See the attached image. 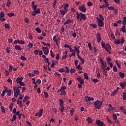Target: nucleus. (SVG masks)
Listing matches in <instances>:
<instances>
[{
    "instance_id": "obj_1",
    "label": "nucleus",
    "mask_w": 126,
    "mask_h": 126,
    "mask_svg": "<svg viewBox=\"0 0 126 126\" xmlns=\"http://www.w3.org/2000/svg\"><path fill=\"white\" fill-rule=\"evenodd\" d=\"M101 46L103 49H105L106 52L109 53V54H111V51H110L109 50H111L112 48H111V45H110V44L107 43L106 45V43H105L103 41H102Z\"/></svg>"
},
{
    "instance_id": "obj_2",
    "label": "nucleus",
    "mask_w": 126,
    "mask_h": 126,
    "mask_svg": "<svg viewBox=\"0 0 126 126\" xmlns=\"http://www.w3.org/2000/svg\"><path fill=\"white\" fill-rule=\"evenodd\" d=\"M102 104H103V101H100L99 100H97L95 101L94 105L95 109H98V110L100 109L101 107H102Z\"/></svg>"
},
{
    "instance_id": "obj_3",
    "label": "nucleus",
    "mask_w": 126,
    "mask_h": 126,
    "mask_svg": "<svg viewBox=\"0 0 126 126\" xmlns=\"http://www.w3.org/2000/svg\"><path fill=\"white\" fill-rule=\"evenodd\" d=\"M39 13H41L40 8L37 9V7H35V8L33 9V11L32 12V16H36V14H38Z\"/></svg>"
},
{
    "instance_id": "obj_4",
    "label": "nucleus",
    "mask_w": 126,
    "mask_h": 126,
    "mask_svg": "<svg viewBox=\"0 0 126 126\" xmlns=\"http://www.w3.org/2000/svg\"><path fill=\"white\" fill-rule=\"evenodd\" d=\"M97 19V25L99 27H103L104 26V22L98 17L96 18Z\"/></svg>"
},
{
    "instance_id": "obj_5",
    "label": "nucleus",
    "mask_w": 126,
    "mask_h": 126,
    "mask_svg": "<svg viewBox=\"0 0 126 126\" xmlns=\"http://www.w3.org/2000/svg\"><path fill=\"white\" fill-rule=\"evenodd\" d=\"M82 12H86V7L84 4L82 5L79 8Z\"/></svg>"
},
{
    "instance_id": "obj_6",
    "label": "nucleus",
    "mask_w": 126,
    "mask_h": 126,
    "mask_svg": "<svg viewBox=\"0 0 126 126\" xmlns=\"http://www.w3.org/2000/svg\"><path fill=\"white\" fill-rule=\"evenodd\" d=\"M96 37L97 38V43H100L101 42V40H102V38H101V33L98 32L96 35Z\"/></svg>"
},
{
    "instance_id": "obj_7",
    "label": "nucleus",
    "mask_w": 126,
    "mask_h": 126,
    "mask_svg": "<svg viewBox=\"0 0 126 126\" xmlns=\"http://www.w3.org/2000/svg\"><path fill=\"white\" fill-rule=\"evenodd\" d=\"M59 102L61 103L60 106L62 107L61 108V111H63V110H64V107H63V100L62 99H60Z\"/></svg>"
},
{
    "instance_id": "obj_8",
    "label": "nucleus",
    "mask_w": 126,
    "mask_h": 126,
    "mask_svg": "<svg viewBox=\"0 0 126 126\" xmlns=\"http://www.w3.org/2000/svg\"><path fill=\"white\" fill-rule=\"evenodd\" d=\"M76 79L80 84H83L84 83V79H82L81 77L79 76V78H76Z\"/></svg>"
},
{
    "instance_id": "obj_9",
    "label": "nucleus",
    "mask_w": 126,
    "mask_h": 126,
    "mask_svg": "<svg viewBox=\"0 0 126 126\" xmlns=\"http://www.w3.org/2000/svg\"><path fill=\"white\" fill-rule=\"evenodd\" d=\"M79 48H80V46H79L78 47H77L76 46H74V51L77 53V56H78V55H79V53H80V51L79 50Z\"/></svg>"
},
{
    "instance_id": "obj_10",
    "label": "nucleus",
    "mask_w": 126,
    "mask_h": 126,
    "mask_svg": "<svg viewBox=\"0 0 126 126\" xmlns=\"http://www.w3.org/2000/svg\"><path fill=\"white\" fill-rule=\"evenodd\" d=\"M96 125L98 126H104V123L101 121L99 120H97L96 121Z\"/></svg>"
},
{
    "instance_id": "obj_11",
    "label": "nucleus",
    "mask_w": 126,
    "mask_h": 126,
    "mask_svg": "<svg viewBox=\"0 0 126 126\" xmlns=\"http://www.w3.org/2000/svg\"><path fill=\"white\" fill-rule=\"evenodd\" d=\"M85 99L86 100V102H89L90 101H94V98L93 97H88L86 96L85 97Z\"/></svg>"
},
{
    "instance_id": "obj_12",
    "label": "nucleus",
    "mask_w": 126,
    "mask_h": 126,
    "mask_svg": "<svg viewBox=\"0 0 126 126\" xmlns=\"http://www.w3.org/2000/svg\"><path fill=\"white\" fill-rule=\"evenodd\" d=\"M13 90L14 91H16V93H17V95H20V90H19V89L16 88V87H14Z\"/></svg>"
},
{
    "instance_id": "obj_13",
    "label": "nucleus",
    "mask_w": 126,
    "mask_h": 126,
    "mask_svg": "<svg viewBox=\"0 0 126 126\" xmlns=\"http://www.w3.org/2000/svg\"><path fill=\"white\" fill-rule=\"evenodd\" d=\"M22 80H23V77H18L16 79V82L17 84H19L20 83L22 82Z\"/></svg>"
},
{
    "instance_id": "obj_14",
    "label": "nucleus",
    "mask_w": 126,
    "mask_h": 126,
    "mask_svg": "<svg viewBox=\"0 0 126 126\" xmlns=\"http://www.w3.org/2000/svg\"><path fill=\"white\" fill-rule=\"evenodd\" d=\"M43 111H40L39 112V113H36L35 114V116H38L39 118H41L42 117V116H43V115H42V114H43Z\"/></svg>"
},
{
    "instance_id": "obj_15",
    "label": "nucleus",
    "mask_w": 126,
    "mask_h": 126,
    "mask_svg": "<svg viewBox=\"0 0 126 126\" xmlns=\"http://www.w3.org/2000/svg\"><path fill=\"white\" fill-rule=\"evenodd\" d=\"M72 22H73V20L68 19L64 23V25H67V24H69V23H71Z\"/></svg>"
},
{
    "instance_id": "obj_16",
    "label": "nucleus",
    "mask_w": 126,
    "mask_h": 126,
    "mask_svg": "<svg viewBox=\"0 0 126 126\" xmlns=\"http://www.w3.org/2000/svg\"><path fill=\"white\" fill-rule=\"evenodd\" d=\"M118 74H119L120 77H121V78H122V79H123V78H125V73L120 72L118 73Z\"/></svg>"
},
{
    "instance_id": "obj_17",
    "label": "nucleus",
    "mask_w": 126,
    "mask_h": 126,
    "mask_svg": "<svg viewBox=\"0 0 126 126\" xmlns=\"http://www.w3.org/2000/svg\"><path fill=\"white\" fill-rule=\"evenodd\" d=\"M120 31H122L123 33H126V26L123 25L121 29L120 30Z\"/></svg>"
},
{
    "instance_id": "obj_18",
    "label": "nucleus",
    "mask_w": 126,
    "mask_h": 126,
    "mask_svg": "<svg viewBox=\"0 0 126 126\" xmlns=\"http://www.w3.org/2000/svg\"><path fill=\"white\" fill-rule=\"evenodd\" d=\"M80 17L82 18V19H83V20H86V16H85V14L82 13H80Z\"/></svg>"
},
{
    "instance_id": "obj_19",
    "label": "nucleus",
    "mask_w": 126,
    "mask_h": 126,
    "mask_svg": "<svg viewBox=\"0 0 126 126\" xmlns=\"http://www.w3.org/2000/svg\"><path fill=\"white\" fill-rule=\"evenodd\" d=\"M78 59H79V60H80V61H81V62H82V63H84V62H85V60H84V59L83 58H82L81 57H80V56H79V55L78 54Z\"/></svg>"
},
{
    "instance_id": "obj_20",
    "label": "nucleus",
    "mask_w": 126,
    "mask_h": 126,
    "mask_svg": "<svg viewBox=\"0 0 126 126\" xmlns=\"http://www.w3.org/2000/svg\"><path fill=\"white\" fill-rule=\"evenodd\" d=\"M53 41H54V42L56 43L57 46H58V43H59V40L57 39V36H53Z\"/></svg>"
},
{
    "instance_id": "obj_21",
    "label": "nucleus",
    "mask_w": 126,
    "mask_h": 126,
    "mask_svg": "<svg viewBox=\"0 0 126 126\" xmlns=\"http://www.w3.org/2000/svg\"><path fill=\"white\" fill-rule=\"evenodd\" d=\"M86 121H87L88 123L89 124H91L92 123H93V120H92L91 117H88L87 120H86Z\"/></svg>"
},
{
    "instance_id": "obj_22",
    "label": "nucleus",
    "mask_w": 126,
    "mask_h": 126,
    "mask_svg": "<svg viewBox=\"0 0 126 126\" xmlns=\"http://www.w3.org/2000/svg\"><path fill=\"white\" fill-rule=\"evenodd\" d=\"M120 86H121L122 89H124L126 86V82H124L123 83H120Z\"/></svg>"
},
{
    "instance_id": "obj_23",
    "label": "nucleus",
    "mask_w": 126,
    "mask_h": 126,
    "mask_svg": "<svg viewBox=\"0 0 126 126\" xmlns=\"http://www.w3.org/2000/svg\"><path fill=\"white\" fill-rule=\"evenodd\" d=\"M15 49L18 51H21L22 50V48L19 45H16Z\"/></svg>"
},
{
    "instance_id": "obj_24",
    "label": "nucleus",
    "mask_w": 126,
    "mask_h": 126,
    "mask_svg": "<svg viewBox=\"0 0 126 126\" xmlns=\"http://www.w3.org/2000/svg\"><path fill=\"white\" fill-rule=\"evenodd\" d=\"M100 62L101 65V68L105 67V63H104V61H103V59H100Z\"/></svg>"
},
{
    "instance_id": "obj_25",
    "label": "nucleus",
    "mask_w": 126,
    "mask_h": 126,
    "mask_svg": "<svg viewBox=\"0 0 126 126\" xmlns=\"http://www.w3.org/2000/svg\"><path fill=\"white\" fill-rule=\"evenodd\" d=\"M28 48L29 50H30V49H32V48H33V44L30 42L28 45Z\"/></svg>"
},
{
    "instance_id": "obj_26",
    "label": "nucleus",
    "mask_w": 126,
    "mask_h": 126,
    "mask_svg": "<svg viewBox=\"0 0 126 126\" xmlns=\"http://www.w3.org/2000/svg\"><path fill=\"white\" fill-rule=\"evenodd\" d=\"M92 81H93V82H94V83H97V82H99V80L96 78H92Z\"/></svg>"
},
{
    "instance_id": "obj_27",
    "label": "nucleus",
    "mask_w": 126,
    "mask_h": 126,
    "mask_svg": "<svg viewBox=\"0 0 126 126\" xmlns=\"http://www.w3.org/2000/svg\"><path fill=\"white\" fill-rule=\"evenodd\" d=\"M88 47L90 51H93V48H92V45H91V42H89L88 43Z\"/></svg>"
},
{
    "instance_id": "obj_28",
    "label": "nucleus",
    "mask_w": 126,
    "mask_h": 126,
    "mask_svg": "<svg viewBox=\"0 0 126 126\" xmlns=\"http://www.w3.org/2000/svg\"><path fill=\"white\" fill-rule=\"evenodd\" d=\"M18 44H21V45H23L25 44V42L23 40H19V39H18Z\"/></svg>"
},
{
    "instance_id": "obj_29",
    "label": "nucleus",
    "mask_w": 126,
    "mask_h": 126,
    "mask_svg": "<svg viewBox=\"0 0 126 126\" xmlns=\"http://www.w3.org/2000/svg\"><path fill=\"white\" fill-rule=\"evenodd\" d=\"M28 99H29V96H25V97L24 98V99H23V103H25V102H26V101H27V100H28Z\"/></svg>"
},
{
    "instance_id": "obj_30",
    "label": "nucleus",
    "mask_w": 126,
    "mask_h": 126,
    "mask_svg": "<svg viewBox=\"0 0 126 126\" xmlns=\"http://www.w3.org/2000/svg\"><path fill=\"white\" fill-rule=\"evenodd\" d=\"M122 24L125 26L126 25V17H124V18H123V21H122Z\"/></svg>"
},
{
    "instance_id": "obj_31",
    "label": "nucleus",
    "mask_w": 126,
    "mask_h": 126,
    "mask_svg": "<svg viewBox=\"0 0 126 126\" xmlns=\"http://www.w3.org/2000/svg\"><path fill=\"white\" fill-rule=\"evenodd\" d=\"M5 28L6 29H10V26L8 24H4Z\"/></svg>"
},
{
    "instance_id": "obj_32",
    "label": "nucleus",
    "mask_w": 126,
    "mask_h": 126,
    "mask_svg": "<svg viewBox=\"0 0 126 126\" xmlns=\"http://www.w3.org/2000/svg\"><path fill=\"white\" fill-rule=\"evenodd\" d=\"M7 15L9 16V17H11L12 16H15V14L13 13H8Z\"/></svg>"
},
{
    "instance_id": "obj_33",
    "label": "nucleus",
    "mask_w": 126,
    "mask_h": 126,
    "mask_svg": "<svg viewBox=\"0 0 126 126\" xmlns=\"http://www.w3.org/2000/svg\"><path fill=\"white\" fill-rule=\"evenodd\" d=\"M16 119V116L15 115H13L12 119H11V122L13 123L14 122H15Z\"/></svg>"
},
{
    "instance_id": "obj_34",
    "label": "nucleus",
    "mask_w": 126,
    "mask_h": 126,
    "mask_svg": "<svg viewBox=\"0 0 126 126\" xmlns=\"http://www.w3.org/2000/svg\"><path fill=\"white\" fill-rule=\"evenodd\" d=\"M37 7V5H35L34 4V1H32V7L33 8V9H35L36 7Z\"/></svg>"
},
{
    "instance_id": "obj_35",
    "label": "nucleus",
    "mask_w": 126,
    "mask_h": 126,
    "mask_svg": "<svg viewBox=\"0 0 126 126\" xmlns=\"http://www.w3.org/2000/svg\"><path fill=\"white\" fill-rule=\"evenodd\" d=\"M115 36L117 37V36H121V33H120V32L118 31V29L116 30V32H115Z\"/></svg>"
},
{
    "instance_id": "obj_36",
    "label": "nucleus",
    "mask_w": 126,
    "mask_h": 126,
    "mask_svg": "<svg viewBox=\"0 0 126 126\" xmlns=\"http://www.w3.org/2000/svg\"><path fill=\"white\" fill-rule=\"evenodd\" d=\"M7 95L9 97H10L11 96V90H8V91L7 92Z\"/></svg>"
},
{
    "instance_id": "obj_37",
    "label": "nucleus",
    "mask_w": 126,
    "mask_h": 126,
    "mask_svg": "<svg viewBox=\"0 0 126 126\" xmlns=\"http://www.w3.org/2000/svg\"><path fill=\"white\" fill-rule=\"evenodd\" d=\"M17 104L21 106V105H22V101L19 100V99L17 100Z\"/></svg>"
},
{
    "instance_id": "obj_38",
    "label": "nucleus",
    "mask_w": 126,
    "mask_h": 126,
    "mask_svg": "<svg viewBox=\"0 0 126 126\" xmlns=\"http://www.w3.org/2000/svg\"><path fill=\"white\" fill-rule=\"evenodd\" d=\"M3 17H4V12L1 11L0 13V18H2Z\"/></svg>"
},
{
    "instance_id": "obj_39",
    "label": "nucleus",
    "mask_w": 126,
    "mask_h": 126,
    "mask_svg": "<svg viewBox=\"0 0 126 126\" xmlns=\"http://www.w3.org/2000/svg\"><path fill=\"white\" fill-rule=\"evenodd\" d=\"M65 72H66V73H68V72H69L70 70L69 68H68V67H67V66H65Z\"/></svg>"
},
{
    "instance_id": "obj_40",
    "label": "nucleus",
    "mask_w": 126,
    "mask_h": 126,
    "mask_svg": "<svg viewBox=\"0 0 126 126\" xmlns=\"http://www.w3.org/2000/svg\"><path fill=\"white\" fill-rule=\"evenodd\" d=\"M41 43L43 44V45H44V46H48V47H49V48H51V44H50L49 43L46 44V43H45L44 42H41Z\"/></svg>"
},
{
    "instance_id": "obj_41",
    "label": "nucleus",
    "mask_w": 126,
    "mask_h": 126,
    "mask_svg": "<svg viewBox=\"0 0 126 126\" xmlns=\"http://www.w3.org/2000/svg\"><path fill=\"white\" fill-rule=\"evenodd\" d=\"M115 44H116V45H120V44H121V41L119 40V39H116L115 40Z\"/></svg>"
},
{
    "instance_id": "obj_42",
    "label": "nucleus",
    "mask_w": 126,
    "mask_h": 126,
    "mask_svg": "<svg viewBox=\"0 0 126 126\" xmlns=\"http://www.w3.org/2000/svg\"><path fill=\"white\" fill-rule=\"evenodd\" d=\"M117 93H118V92L115 90L112 93H111V96H115L116 94H117Z\"/></svg>"
},
{
    "instance_id": "obj_43",
    "label": "nucleus",
    "mask_w": 126,
    "mask_h": 126,
    "mask_svg": "<svg viewBox=\"0 0 126 126\" xmlns=\"http://www.w3.org/2000/svg\"><path fill=\"white\" fill-rule=\"evenodd\" d=\"M123 100H126V93L124 92L123 94Z\"/></svg>"
},
{
    "instance_id": "obj_44",
    "label": "nucleus",
    "mask_w": 126,
    "mask_h": 126,
    "mask_svg": "<svg viewBox=\"0 0 126 126\" xmlns=\"http://www.w3.org/2000/svg\"><path fill=\"white\" fill-rule=\"evenodd\" d=\"M35 31H37V33H39V34H40V33L41 32V29H40L39 28H36Z\"/></svg>"
},
{
    "instance_id": "obj_45",
    "label": "nucleus",
    "mask_w": 126,
    "mask_h": 126,
    "mask_svg": "<svg viewBox=\"0 0 126 126\" xmlns=\"http://www.w3.org/2000/svg\"><path fill=\"white\" fill-rule=\"evenodd\" d=\"M21 60H22V61H27V58H26L25 57L21 55Z\"/></svg>"
},
{
    "instance_id": "obj_46",
    "label": "nucleus",
    "mask_w": 126,
    "mask_h": 126,
    "mask_svg": "<svg viewBox=\"0 0 126 126\" xmlns=\"http://www.w3.org/2000/svg\"><path fill=\"white\" fill-rule=\"evenodd\" d=\"M76 15H77V19L78 20H79L80 18V13H78V12H76Z\"/></svg>"
},
{
    "instance_id": "obj_47",
    "label": "nucleus",
    "mask_w": 126,
    "mask_h": 126,
    "mask_svg": "<svg viewBox=\"0 0 126 126\" xmlns=\"http://www.w3.org/2000/svg\"><path fill=\"white\" fill-rule=\"evenodd\" d=\"M90 26H92L93 28H97V24H90Z\"/></svg>"
},
{
    "instance_id": "obj_48",
    "label": "nucleus",
    "mask_w": 126,
    "mask_h": 126,
    "mask_svg": "<svg viewBox=\"0 0 126 126\" xmlns=\"http://www.w3.org/2000/svg\"><path fill=\"white\" fill-rule=\"evenodd\" d=\"M87 5L88 6H92V5H93V3L91 1H89L87 2Z\"/></svg>"
},
{
    "instance_id": "obj_49",
    "label": "nucleus",
    "mask_w": 126,
    "mask_h": 126,
    "mask_svg": "<svg viewBox=\"0 0 126 126\" xmlns=\"http://www.w3.org/2000/svg\"><path fill=\"white\" fill-rule=\"evenodd\" d=\"M76 67L79 70H82V67L80 66V65H78Z\"/></svg>"
},
{
    "instance_id": "obj_50",
    "label": "nucleus",
    "mask_w": 126,
    "mask_h": 126,
    "mask_svg": "<svg viewBox=\"0 0 126 126\" xmlns=\"http://www.w3.org/2000/svg\"><path fill=\"white\" fill-rule=\"evenodd\" d=\"M108 9H109V10H114L115 9V7H113L112 6H110L109 7H107Z\"/></svg>"
},
{
    "instance_id": "obj_51",
    "label": "nucleus",
    "mask_w": 126,
    "mask_h": 126,
    "mask_svg": "<svg viewBox=\"0 0 126 126\" xmlns=\"http://www.w3.org/2000/svg\"><path fill=\"white\" fill-rule=\"evenodd\" d=\"M113 120H114V121L117 120V115H116L115 114H113Z\"/></svg>"
},
{
    "instance_id": "obj_52",
    "label": "nucleus",
    "mask_w": 126,
    "mask_h": 126,
    "mask_svg": "<svg viewBox=\"0 0 126 126\" xmlns=\"http://www.w3.org/2000/svg\"><path fill=\"white\" fill-rule=\"evenodd\" d=\"M19 113H20L19 111L16 112V111H13V113L15 115L18 116L19 114H19Z\"/></svg>"
},
{
    "instance_id": "obj_53",
    "label": "nucleus",
    "mask_w": 126,
    "mask_h": 126,
    "mask_svg": "<svg viewBox=\"0 0 126 126\" xmlns=\"http://www.w3.org/2000/svg\"><path fill=\"white\" fill-rule=\"evenodd\" d=\"M107 120L108 123H109L110 124H113V122L111 121V120H110V118H107Z\"/></svg>"
},
{
    "instance_id": "obj_54",
    "label": "nucleus",
    "mask_w": 126,
    "mask_h": 126,
    "mask_svg": "<svg viewBox=\"0 0 126 126\" xmlns=\"http://www.w3.org/2000/svg\"><path fill=\"white\" fill-rule=\"evenodd\" d=\"M69 50L70 52V53H75V50L72 49L71 47H69Z\"/></svg>"
},
{
    "instance_id": "obj_55",
    "label": "nucleus",
    "mask_w": 126,
    "mask_h": 126,
    "mask_svg": "<svg viewBox=\"0 0 126 126\" xmlns=\"http://www.w3.org/2000/svg\"><path fill=\"white\" fill-rule=\"evenodd\" d=\"M60 12H61L62 15L64 16V15H65V12H64L63 10H60Z\"/></svg>"
},
{
    "instance_id": "obj_56",
    "label": "nucleus",
    "mask_w": 126,
    "mask_h": 126,
    "mask_svg": "<svg viewBox=\"0 0 126 126\" xmlns=\"http://www.w3.org/2000/svg\"><path fill=\"white\" fill-rule=\"evenodd\" d=\"M57 4V0H54L53 5V7L54 8L56 7V5Z\"/></svg>"
},
{
    "instance_id": "obj_57",
    "label": "nucleus",
    "mask_w": 126,
    "mask_h": 126,
    "mask_svg": "<svg viewBox=\"0 0 126 126\" xmlns=\"http://www.w3.org/2000/svg\"><path fill=\"white\" fill-rule=\"evenodd\" d=\"M28 75H29V76H30V77H34V76H35L34 74H32V73H29L28 74Z\"/></svg>"
},
{
    "instance_id": "obj_58",
    "label": "nucleus",
    "mask_w": 126,
    "mask_h": 126,
    "mask_svg": "<svg viewBox=\"0 0 126 126\" xmlns=\"http://www.w3.org/2000/svg\"><path fill=\"white\" fill-rule=\"evenodd\" d=\"M44 96H45V98H48V97L49 96L48 93H47L46 92H44Z\"/></svg>"
},
{
    "instance_id": "obj_59",
    "label": "nucleus",
    "mask_w": 126,
    "mask_h": 126,
    "mask_svg": "<svg viewBox=\"0 0 126 126\" xmlns=\"http://www.w3.org/2000/svg\"><path fill=\"white\" fill-rule=\"evenodd\" d=\"M59 72H64L65 71L64 68H61L59 70Z\"/></svg>"
},
{
    "instance_id": "obj_60",
    "label": "nucleus",
    "mask_w": 126,
    "mask_h": 126,
    "mask_svg": "<svg viewBox=\"0 0 126 126\" xmlns=\"http://www.w3.org/2000/svg\"><path fill=\"white\" fill-rule=\"evenodd\" d=\"M116 63L117 64V66H118L119 68H121V64H119V63L118 62V61H115Z\"/></svg>"
},
{
    "instance_id": "obj_61",
    "label": "nucleus",
    "mask_w": 126,
    "mask_h": 126,
    "mask_svg": "<svg viewBox=\"0 0 126 126\" xmlns=\"http://www.w3.org/2000/svg\"><path fill=\"white\" fill-rule=\"evenodd\" d=\"M11 4V2H7L6 4V6H8V7H9Z\"/></svg>"
},
{
    "instance_id": "obj_62",
    "label": "nucleus",
    "mask_w": 126,
    "mask_h": 126,
    "mask_svg": "<svg viewBox=\"0 0 126 126\" xmlns=\"http://www.w3.org/2000/svg\"><path fill=\"white\" fill-rule=\"evenodd\" d=\"M99 17H100L101 20H102V21H104V17L101 14L99 15Z\"/></svg>"
},
{
    "instance_id": "obj_63",
    "label": "nucleus",
    "mask_w": 126,
    "mask_h": 126,
    "mask_svg": "<svg viewBox=\"0 0 126 126\" xmlns=\"http://www.w3.org/2000/svg\"><path fill=\"white\" fill-rule=\"evenodd\" d=\"M12 68H13V67L11 65H10L9 68V71H10V72H11V71H12Z\"/></svg>"
},
{
    "instance_id": "obj_64",
    "label": "nucleus",
    "mask_w": 126,
    "mask_h": 126,
    "mask_svg": "<svg viewBox=\"0 0 126 126\" xmlns=\"http://www.w3.org/2000/svg\"><path fill=\"white\" fill-rule=\"evenodd\" d=\"M6 51L7 54H10V50H9V48L8 47L6 48Z\"/></svg>"
}]
</instances>
